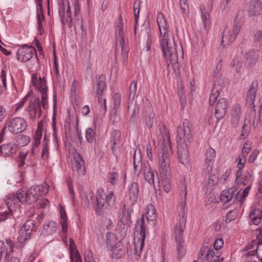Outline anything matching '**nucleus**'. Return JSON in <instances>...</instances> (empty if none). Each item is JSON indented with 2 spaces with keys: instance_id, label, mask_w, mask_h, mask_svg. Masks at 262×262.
<instances>
[{
  "instance_id": "2eb2a0df",
  "label": "nucleus",
  "mask_w": 262,
  "mask_h": 262,
  "mask_svg": "<svg viewBox=\"0 0 262 262\" xmlns=\"http://www.w3.org/2000/svg\"><path fill=\"white\" fill-rule=\"evenodd\" d=\"M105 86V76L104 75L101 74L99 76L95 85L93 86V89L97 95L99 96L98 99V103L102 106H103L105 111L106 110V99H102L100 96H102Z\"/></svg>"
},
{
  "instance_id": "de8ad7c7",
  "label": "nucleus",
  "mask_w": 262,
  "mask_h": 262,
  "mask_svg": "<svg viewBox=\"0 0 262 262\" xmlns=\"http://www.w3.org/2000/svg\"><path fill=\"white\" fill-rule=\"evenodd\" d=\"M137 88V81L134 80L130 84L129 89L130 93L129 94V100L133 101L136 95Z\"/></svg>"
},
{
  "instance_id": "bb28decb",
  "label": "nucleus",
  "mask_w": 262,
  "mask_h": 262,
  "mask_svg": "<svg viewBox=\"0 0 262 262\" xmlns=\"http://www.w3.org/2000/svg\"><path fill=\"white\" fill-rule=\"evenodd\" d=\"M128 194L129 199L133 205L135 204L138 200L139 195V185L137 182H133L129 187Z\"/></svg>"
},
{
  "instance_id": "a18cd8bd",
  "label": "nucleus",
  "mask_w": 262,
  "mask_h": 262,
  "mask_svg": "<svg viewBox=\"0 0 262 262\" xmlns=\"http://www.w3.org/2000/svg\"><path fill=\"white\" fill-rule=\"evenodd\" d=\"M116 241V237L115 235L112 232H107L106 234V245L107 247H110L112 248L113 245Z\"/></svg>"
},
{
  "instance_id": "4c0bfd02",
  "label": "nucleus",
  "mask_w": 262,
  "mask_h": 262,
  "mask_svg": "<svg viewBox=\"0 0 262 262\" xmlns=\"http://www.w3.org/2000/svg\"><path fill=\"white\" fill-rule=\"evenodd\" d=\"M66 13H67V18L66 19L62 18H61V23L63 25H65L66 24H67L68 27L70 28H71L73 26V20L72 18L71 7H70L69 3H68Z\"/></svg>"
},
{
  "instance_id": "ea45409f",
  "label": "nucleus",
  "mask_w": 262,
  "mask_h": 262,
  "mask_svg": "<svg viewBox=\"0 0 262 262\" xmlns=\"http://www.w3.org/2000/svg\"><path fill=\"white\" fill-rule=\"evenodd\" d=\"M21 228L30 235H31L32 231L36 229L35 224L31 220L27 221Z\"/></svg>"
},
{
  "instance_id": "412c9836",
  "label": "nucleus",
  "mask_w": 262,
  "mask_h": 262,
  "mask_svg": "<svg viewBox=\"0 0 262 262\" xmlns=\"http://www.w3.org/2000/svg\"><path fill=\"white\" fill-rule=\"evenodd\" d=\"M129 244L127 243V245ZM127 245L125 246L121 241L117 242L115 246L112 247L111 250L113 252V255L116 258H120L124 256L126 252L128 251Z\"/></svg>"
},
{
  "instance_id": "c756f323",
  "label": "nucleus",
  "mask_w": 262,
  "mask_h": 262,
  "mask_svg": "<svg viewBox=\"0 0 262 262\" xmlns=\"http://www.w3.org/2000/svg\"><path fill=\"white\" fill-rule=\"evenodd\" d=\"M138 157L137 156L136 151L135 152L134 155V169L135 170V172L139 176L142 169L143 170L142 163L141 161V155L140 151H139L138 154Z\"/></svg>"
},
{
  "instance_id": "f257e3e1",
  "label": "nucleus",
  "mask_w": 262,
  "mask_h": 262,
  "mask_svg": "<svg viewBox=\"0 0 262 262\" xmlns=\"http://www.w3.org/2000/svg\"><path fill=\"white\" fill-rule=\"evenodd\" d=\"M157 23L162 37L160 41L161 50L167 63L176 64L178 62L177 52L173 37L168 35V28L166 20L162 13H158L157 18Z\"/></svg>"
},
{
  "instance_id": "9d476101",
  "label": "nucleus",
  "mask_w": 262,
  "mask_h": 262,
  "mask_svg": "<svg viewBox=\"0 0 262 262\" xmlns=\"http://www.w3.org/2000/svg\"><path fill=\"white\" fill-rule=\"evenodd\" d=\"M8 128L9 132L16 135L25 131L28 126L27 121L21 117H15L7 122Z\"/></svg>"
},
{
  "instance_id": "7ed1b4c3",
  "label": "nucleus",
  "mask_w": 262,
  "mask_h": 262,
  "mask_svg": "<svg viewBox=\"0 0 262 262\" xmlns=\"http://www.w3.org/2000/svg\"><path fill=\"white\" fill-rule=\"evenodd\" d=\"M145 219L144 215L138 219L134 230V254L139 256L144 245L145 237Z\"/></svg>"
},
{
  "instance_id": "1a4fd4ad",
  "label": "nucleus",
  "mask_w": 262,
  "mask_h": 262,
  "mask_svg": "<svg viewBox=\"0 0 262 262\" xmlns=\"http://www.w3.org/2000/svg\"><path fill=\"white\" fill-rule=\"evenodd\" d=\"M32 82L40 92L41 95V105L43 108H46V105L48 103V99L47 81L45 77H39L38 80L36 74H33L32 76Z\"/></svg>"
},
{
  "instance_id": "f3484780",
  "label": "nucleus",
  "mask_w": 262,
  "mask_h": 262,
  "mask_svg": "<svg viewBox=\"0 0 262 262\" xmlns=\"http://www.w3.org/2000/svg\"><path fill=\"white\" fill-rule=\"evenodd\" d=\"M228 101L225 98H221L215 105V117L219 122L225 116L228 107Z\"/></svg>"
},
{
  "instance_id": "f8f14e48",
  "label": "nucleus",
  "mask_w": 262,
  "mask_h": 262,
  "mask_svg": "<svg viewBox=\"0 0 262 262\" xmlns=\"http://www.w3.org/2000/svg\"><path fill=\"white\" fill-rule=\"evenodd\" d=\"M184 231V229L179 230V229L174 228L177 257L179 259L183 257L186 253V248L183 239Z\"/></svg>"
},
{
  "instance_id": "c03bdc74",
  "label": "nucleus",
  "mask_w": 262,
  "mask_h": 262,
  "mask_svg": "<svg viewBox=\"0 0 262 262\" xmlns=\"http://www.w3.org/2000/svg\"><path fill=\"white\" fill-rule=\"evenodd\" d=\"M31 235L30 234H28V232H26V230H24L23 228H20L19 231V235L18 236V241L19 243H23L26 240H28Z\"/></svg>"
},
{
  "instance_id": "473e14b6",
  "label": "nucleus",
  "mask_w": 262,
  "mask_h": 262,
  "mask_svg": "<svg viewBox=\"0 0 262 262\" xmlns=\"http://www.w3.org/2000/svg\"><path fill=\"white\" fill-rule=\"evenodd\" d=\"M249 217L253 224L257 225L262 220V211L260 209H255L250 212Z\"/></svg>"
},
{
  "instance_id": "13d9d810",
  "label": "nucleus",
  "mask_w": 262,
  "mask_h": 262,
  "mask_svg": "<svg viewBox=\"0 0 262 262\" xmlns=\"http://www.w3.org/2000/svg\"><path fill=\"white\" fill-rule=\"evenodd\" d=\"M255 251V255L261 262H262V242L258 243L256 250Z\"/></svg>"
},
{
  "instance_id": "ddd939ff",
  "label": "nucleus",
  "mask_w": 262,
  "mask_h": 262,
  "mask_svg": "<svg viewBox=\"0 0 262 262\" xmlns=\"http://www.w3.org/2000/svg\"><path fill=\"white\" fill-rule=\"evenodd\" d=\"M34 54H35L36 57L37 58L35 48L31 46L24 45L17 50L16 52L17 59L21 62H25L30 60Z\"/></svg>"
},
{
  "instance_id": "79ce46f5",
  "label": "nucleus",
  "mask_w": 262,
  "mask_h": 262,
  "mask_svg": "<svg viewBox=\"0 0 262 262\" xmlns=\"http://www.w3.org/2000/svg\"><path fill=\"white\" fill-rule=\"evenodd\" d=\"M119 175L116 171H110L107 175V181L110 182L112 186L117 184L118 180Z\"/></svg>"
},
{
  "instance_id": "a878e982",
  "label": "nucleus",
  "mask_w": 262,
  "mask_h": 262,
  "mask_svg": "<svg viewBox=\"0 0 262 262\" xmlns=\"http://www.w3.org/2000/svg\"><path fill=\"white\" fill-rule=\"evenodd\" d=\"M143 172L145 180L150 185H154V173L151 170L148 162L143 165Z\"/></svg>"
},
{
  "instance_id": "f704fd0d",
  "label": "nucleus",
  "mask_w": 262,
  "mask_h": 262,
  "mask_svg": "<svg viewBox=\"0 0 262 262\" xmlns=\"http://www.w3.org/2000/svg\"><path fill=\"white\" fill-rule=\"evenodd\" d=\"M241 113V107L239 105H235L233 108V111L231 114V122L234 125L238 124L240 120Z\"/></svg>"
},
{
  "instance_id": "aec40b11",
  "label": "nucleus",
  "mask_w": 262,
  "mask_h": 262,
  "mask_svg": "<svg viewBox=\"0 0 262 262\" xmlns=\"http://www.w3.org/2000/svg\"><path fill=\"white\" fill-rule=\"evenodd\" d=\"M215 157L216 152L214 149L211 147L207 149L206 151L205 166L206 170L209 173H211Z\"/></svg>"
},
{
  "instance_id": "f03ea898",
  "label": "nucleus",
  "mask_w": 262,
  "mask_h": 262,
  "mask_svg": "<svg viewBox=\"0 0 262 262\" xmlns=\"http://www.w3.org/2000/svg\"><path fill=\"white\" fill-rule=\"evenodd\" d=\"M171 149L170 137L168 138L167 143L163 141L158 151V163L160 166L159 173L160 177H165L170 174V158L168 150Z\"/></svg>"
},
{
  "instance_id": "a19ab883",
  "label": "nucleus",
  "mask_w": 262,
  "mask_h": 262,
  "mask_svg": "<svg viewBox=\"0 0 262 262\" xmlns=\"http://www.w3.org/2000/svg\"><path fill=\"white\" fill-rule=\"evenodd\" d=\"M243 262H257L255 259V251H249L242 256Z\"/></svg>"
},
{
  "instance_id": "37998d69",
  "label": "nucleus",
  "mask_w": 262,
  "mask_h": 262,
  "mask_svg": "<svg viewBox=\"0 0 262 262\" xmlns=\"http://www.w3.org/2000/svg\"><path fill=\"white\" fill-rule=\"evenodd\" d=\"M85 136L86 141L92 143L95 140L96 132L92 128H88L85 130Z\"/></svg>"
},
{
  "instance_id": "39448f33",
  "label": "nucleus",
  "mask_w": 262,
  "mask_h": 262,
  "mask_svg": "<svg viewBox=\"0 0 262 262\" xmlns=\"http://www.w3.org/2000/svg\"><path fill=\"white\" fill-rule=\"evenodd\" d=\"M24 191L22 189L18 190L16 195L10 194L6 196L5 204L8 209V211L0 212V222L5 221L7 219H11L12 216V211L15 204L21 202V199L24 197Z\"/></svg>"
},
{
  "instance_id": "c85d7f7f",
  "label": "nucleus",
  "mask_w": 262,
  "mask_h": 262,
  "mask_svg": "<svg viewBox=\"0 0 262 262\" xmlns=\"http://www.w3.org/2000/svg\"><path fill=\"white\" fill-rule=\"evenodd\" d=\"M206 259L209 262H222L223 258H220V253L217 251L209 249L206 254Z\"/></svg>"
},
{
  "instance_id": "2f4dec72",
  "label": "nucleus",
  "mask_w": 262,
  "mask_h": 262,
  "mask_svg": "<svg viewBox=\"0 0 262 262\" xmlns=\"http://www.w3.org/2000/svg\"><path fill=\"white\" fill-rule=\"evenodd\" d=\"M93 201V207L95 209L97 215L103 216L105 206L104 200L98 199L92 201V202Z\"/></svg>"
},
{
  "instance_id": "393cba45",
  "label": "nucleus",
  "mask_w": 262,
  "mask_h": 262,
  "mask_svg": "<svg viewBox=\"0 0 262 262\" xmlns=\"http://www.w3.org/2000/svg\"><path fill=\"white\" fill-rule=\"evenodd\" d=\"M17 148V146L14 144H4L0 146V155L4 157L9 156L15 153Z\"/></svg>"
},
{
  "instance_id": "20e7f679",
  "label": "nucleus",
  "mask_w": 262,
  "mask_h": 262,
  "mask_svg": "<svg viewBox=\"0 0 262 262\" xmlns=\"http://www.w3.org/2000/svg\"><path fill=\"white\" fill-rule=\"evenodd\" d=\"M188 122L183 123V127H178L177 135V154L187 151V142L192 139V134Z\"/></svg>"
},
{
  "instance_id": "69168bd1",
  "label": "nucleus",
  "mask_w": 262,
  "mask_h": 262,
  "mask_svg": "<svg viewBox=\"0 0 262 262\" xmlns=\"http://www.w3.org/2000/svg\"><path fill=\"white\" fill-rule=\"evenodd\" d=\"M70 258L71 262H82L81 256L77 250L76 251L75 254L71 255Z\"/></svg>"
},
{
  "instance_id": "72a5a7b5",
  "label": "nucleus",
  "mask_w": 262,
  "mask_h": 262,
  "mask_svg": "<svg viewBox=\"0 0 262 262\" xmlns=\"http://www.w3.org/2000/svg\"><path fill=\"white\" fill-rule=\"evenodd\" d=\"M222 89V86L220 84L216 85V83L214 84V86L212 89L209 98V104L210 105H213L215 103L216 99L219 95L220 91Z\"/></svg>"
},
{
  "instance_id": "052dcab7",
  "label": "nucleus",
  "mask_w": 262,
  "mask_h": 262,
  "mask_svg": "<svg viewBox=\"0 0 262 262\" xmlns=\"http://www.w3.org/2000/svg\"><path fill=\"white\" fill-rule=\"evenodd\" d=\"M224 245V242H223V240L222 239V238H217L216 239L214 242V244H213V247H214V250L215 251H217L220 249H221L223 246Z\"/></svg>"
},
{
  "instance_id": "4d7b16f0",
  "label": "nucleus",
  "mask_w": 262,
  "mask_h": 262,
  "mask_svg": "<svg viewBox=\"0 0 262 262\" xmlns=\"http://www.w3.org/2000/svg\"><path fill=\"white\" fill-rule=\"evenodd\" d=\"M139 113V107L137 105V102L136 101L134 104V107L133 110V112L130 116V121L134 122L136 120L137 115Z\"/></svg>"
},
{
  "instance_id": "8fccbe9b",
  "label": "nucleus",
  "mask_w": 262,
  "mask_h": 262,
  "mask_svg": "<svg viewBox=\"0 0 262 262\" xmlns=\"http://www.w3.org/2000/svg\"><path fill=\"white\" fill-rule=\"evenodd\" d=\"M237 212L236 210H230L227 214L225 222L226 223H228L233 220H234L237 216Z\"/></svg>"
},
{
  "instance_id": "6e6d98bb",
  "label": "nucleus",
  "mask_w": 262,
  "mask_h": 262,
  "mask_svg": "<svg viewBox=\"0 0 262 262\" xmlns=\"http://www.w3.org/2000/svg\"><path fill=\"white\" fill-rule=\"evenodd\" d=\"M202 19L204 27L206 28L210 24V17L209 13L205 10L202 11Z\"/></svg>"
},
{
  "instance_id": "864d4df0",
  "label": "nucleus",
  "mask_w": 262,
  "mask_h": 262,
  "mask_svg": "<svg viewBox=\"0 0 262 262\" xmlns=\"http://www.w3.org/2000/svg\"><path fill=\"white\" fill-rule=\"evenodd\" d=\"M104 190L102 188H99L96 193V196H94V194L93 193H89V196L90 197L91 200H95L98 199L104 200L103 199Z\"/></svg>"
},
{
  "instance_id": "774afa93",
  "label": "nucleus",
  "mask_w": 262,
  "mask_h": 262,
  "mask_svg": "<svg viewBox=\"0 0 262 262\" xmlns=\"http://www.w3.org/2000/svg\"><path fill=\"white\" fill-rule=\"evenodd\" d=\"M84 256L85 262H96L93 256V254L90 251L85 253Z\"/></svg>"
},
{
  "instance_id": "0e129e2a",
  "label": "nucleus",
  "mask_w": 262,
  "mask_h": 262,
  "mask_svg": "<svg viewBox=\"0 0 262 262\" xmlns=\"http://www.w3.org/2000/svg\"><path fill=\"white\" fill-rule=\"evenodd\" d=\"M145 32L147 36V45H150L151 43V30L149 26H145L144 27Z\"/></svg>"
},
{
  "instance_id": "0eeeda50",
  "label": "nucleus",
  "mask_w": 262,
  "mask_h": 262,
  "mask_svg": "<svg viewBox=\"0 0 262 262\" xmlns=\"http://www.w3.org/2000/svg\"><path fill=\"white\" fill-rule=\"evenodd\" d=\"M242 23L237 17L234 19L233 27L231 30L228 28H225L223 33L222 44L226 42L227 44L233 42L236 38V36L239 32Z\"/></svg>"
},
{
  "instance_id": "b1692460",
  "label": "nucleus",
  "mask_w": 262,
  "mask_h": 262,
  "mask_svg": "<svg viewBox=\"0 0 262 262\" xmlns=\"http://www.w3.org/2000/svg\"><path fill=\"white\" fill-rule=\"evenodd\" d=\"M237 190L236 186L231 187L228 190H223L220 194V200L224 203V206L231 201L235 196V192Z\"/></svg>"
},
{
  "instance_id": "e2e57ef3",
  "label": "nucleus",
  "mask_w": 262,
  "mask_h": 262,
  "mask_svg": "<svg viewBox=\"0 0 262 262\" xmlns=\"http://www.w3.org/2000/svg\"><path fill=\"white\" fill-rule=\"evenodd\" d=\"M181 8L184 13L188 12V5L187 0H179Z\"/></svg>"
},
{
  "instance_id": "5fc2aeb1",
  "label": "nucleus",
  "mask_w": 262,
  "mask_h": 262,
  "mask_svg": "<svg viewBox=\"0 0 262 262\" xmlns=\"http://www.w3.org/2000/svg\"><path fill=\"white\" fill-rule=\"evenodd\" d=\"M209 249L208 246H203L198 253V259L201 260L206 259V254L209 250Z\"/></svg>"
},
{
  "instance_id": "dca6fc26",
  "label": "nucleus",
  "mask_w": 262,
  "mask_h": 262,
  "mask_svg": "<svg viewBox=\"0 0 262 262\" xmlns=\"http://www.w3.org/2000/svg\"><path fill=\"white\" fill-rule=\"evenodd\" d=\"M28 112L29 118L32 120H34L36 116L38 118L41 117L42 112L39 97H35L30 100Z\"/></svg>"
},
{
  "instance_id": "5701e85b",
  "label": "nucleus",
  "mask_w": 262,
  "mask_h": 262,
  "mask_svg": "<svg viewBox=\"0 0 262 262\" xmlns=\"http://www.w3.org/2000/svg\"><path fill=\"white\" fill-rule=\"evenodd\" d=\"M57 228V225L55 222L49 221L39 228V232L41 235H50L56 232Z\"/></svg>"
},
{
  "instance_id": "6e6552de",
  "label": "nucleus",
  "mask_w": 262,
  "mask_h": 262,
  "mask_svg": "<svg viewBox=\"0 0 262 262\" xmlns=\"http://www.w3.org/2000/svg\"><path fill=\"white\" fill-rule=\"evenodd\" d=\"M184 192L185 195L184 201L180 202L177 207L178 212L180 216L179 221L175 226L174 228L179 229V230L185 229L186 222V212L187 208L186 207V199L187 194L186 186L183 185Z\"/></svg>"
},
{
  "instance_id": "bf43d9fd",
  "label": "nucleus",
  "mask_w": 262,
  "mask_h": 262,
  "mask_svg": "<svg viewBox=\"0 0 262 262\" xmlns=\"http://www.w3.org/2000/svg\"><path fill=\"white\" fill-rule=\"evenodd\" d=\"M45 18L43 15V8L41 9H37V23L38 25H42V21Z\"/></svg>"
},
{
  "instance_id": "7c9ffc66",
  "label": "nucleus",
  "mask_w": 262,
  "mask_h": 262,
  "mask_svg": "<svg viewBox=\"0 0 262 262\" xmlns=\"http://www.w3.org/2000/svg\"><path fill=\"white\" fill-rule=\"evenodd\" d=\"M121 96L119 93H115L113 96V106L111 111L112 116H116L120 105Z\"/></svg>"
},
{
  "instance_id": "338daca9",
  "label": "nucleus",
  "mask_w": 262,
  "mask_h": 262,
  "mask_svg": "<svg viewBox=\"0 0 262 262\" xmlns=\"http://www.w3.org/2000/svg\"><path fill=\"white\" fill-rule=\"evenodd\" d=\"M255 98V93H251L248 91V94L246 97V101L248 103H253V102Z\"/></svg>"
},
{
  "instance_id": "e433bc0d",
  "label": "nucleus",
  "mask_w": 262,
  "mask_h": 262,
  "mask_svg": "<svg viewBox=\"0 0 262 262\" xmlns=\"http://www.w3.org/2000/svg\"><path fill=\"white\" fill-rule=\"evenodd\" d=\"M170 177V174L165 177H160L161 185L164 190L167 193L169 192L171 188Z\"/></svg>"
},
{
  "instance_id": "58836bf2",
  "label": "nucleus",
  "mask_w": 262,
  "mask_h": 262,
  "mask_svg": "<svg viewBox=\"0 0 262 262\" xmlns=\"http://www.w3.org/2000/svg\"><path fill=\"white\" fill-rule=\"evenodd\" d=\"M106 202L108 206L113 207L116 204V197L113 191H108L105 196Z\"/></svg>"
},
{
  "instance_id": "c9c22d12",
  "label": "nucleus",
  "mask_w": 262,
  "mask_h": 262,
  "mask_svg": "<svg viewBox=\"0 0 262 262\" xmlns=\"http://www.w3.org/2000/svg\"><path fill=\"white\" fill-rule=\"evenodd\" d=\"M146 218L148 222L154 221L157 219L156 209L153 205L149 204L146 207Z\"/></svg>"
},
{
  "instance_id": "4be33fe9",
  "label": "nucleus",
  "mask_w": 262,
  "mask_h": 262,
  "mask_svg": "<svg viewBox=\"0 0 262 262\" xmlns=\"http://www.w3.org/2000/svg\"><path fill=\"white\" fill-rule=\"evenodd\" d=\"M248 11L251 15H258L262 13V4L259 0H247Z\"/></svg>"
},
{
  "instance_id": "423d86ee",
  "label": "nucleus",
  "mask_w": 262,
  "mask_h": 262,
  "mask_svg": "<svg viewBox=\"0 0 262 262\" xmlns=\"http://www.w3.org/2000/svg\"><path fill=\"white\" fill-rule=\"evenodd\" d=\"M133 212L132 208H126V205L124 204L121 210L120 220L117 224V228L121 230V236L124 237L126 235L127 229L132 224L131 220V214Z\"/></svg>"
},
{
  "instance_id": "9b49d317",
  "label": "nucleus",
  "mask_w": 262,
  "mask_h": 262,
  "mask_svg": "<svg viewBox=\"0 0 262 262\" xmlns=\"http://www.w3.org/2000/svg\"><path fill=\"white\" fill-rule=\"evenodd\" d=\"M73 161L72 162V168L73 171L76 172L78 176H83L86 173L85 162L82 156L77 151L73 153Z\"/></svg>"
},
{
  "instance_id": "cd10ccee",
  "label": "nucleus",
  "mask_w": 262,
  "mask_h": 262,
  "mask_svg": "<svg viewBox=\"0 0 262 262\" xmlns=\"http://www.w3.org/2000/svg\"><path fill=\"white\" fill-rule=\"evenodd\" d=\"M258 55L256 52L251 50L248 51L246 55V63L250 68L256 64L258 60Z\"/></svg>"
},
{
  "instance_id": "6ab92c4d",
  "label": "nucleus",
  "mask_w": 262,
  "mask_h": 262,
  "mask_svg": "<svg viewBox=\"0 0 262 262\" xmlns=\"http://www.w3.org/2000/svg\"><path fill=\"white\" fill-rule=\"evenodd\" d=\"M25 201L28 204H32L35 203L38 198L40 197L39 193V187H31L26 193Z\"/></svg>"
},
{
  "instance_id": "603ef678",
  "label": "nucleus",
  "mask_w": 262,
  "mask_h": 262,
  "mask_svg": "<svg viewBox=\"0 0 262 262\" xmlns=\"http://www.w3.org/2000/svg\"><path fill=\"white\" fill-rule=\"evenodd\" d=\"M42 137V129L37 128L34 136V147H37L40 144V140Z\"/></svg>"
},
{
  "instance_id": "49530a36",
  "label": "nucleus",
  "mask_w": 262,
  "mask_h": 262,
  "mask_svg": "<svg viewBox=\"0 0 262 262\" xmlns=\"http://www.w3.org/2000/svg\"><path fill=\"white\" fill-rule=\"evenodd\" d=\"M178 155V160L183 165H186L189 163L188 151L182 152Z\"/></svg>"
},
{
  "instance_id": "680f3d73",
  "label": "nucleus",
  "mask_w": 262,
  "mask_h": 262,
  "mask_svg": "<svg viewBox=\"0 0 262 262\" xmlns=\"http://www.w3.org/2000/svg\"><path fill=\"white\" fill-rule=\"evenodd\" d=\"M134 14H135V17L136 21L137 22L138 21V18H139V14L140 12V1L137 2L136 1L135 2L134 6Z\"/></svg>"
},
{
  "instance_id": "4468645a",
  "label": "nucleus",
  "mask_w": 262,
  "mask_h": 262,
  "mask_svg": "<svg viewBox=\"0 0 262 262\" xmlns=\"http://www.w3.org/2000/svg\"><path fill=\"white\" fill-rule=\"evenodd\" d=\"M115 34L116 37L119 39L122 50V62L123 64H125L127 62L128 52L127 51H123L124 39L123 37V24L121 15L119 16V20L116 26Z\"/></svg>"
},
{
  "instance_id": "09e8293b",
  "label": "nucleus",
  "mask_w": 262,
  "mask_h": 262,
  "mask_svg": "<svg viewBox=\"0 0 262 262\" xmlns=\"http://www.w3.org/2000/svg\"><path fill=\"white\" fill-rule=\"evenodd\" d=\"M252 176V173L250 172H247V174L245 175L243 177H242L236 183V187L237 185H243L245 186L248 184L250 178Z\"/></svg>"
},
{
  "instance_id": "3c124183",
  "label": "nucleus",
  "mask_w": 262,
  "mask_h": 262,
  "mask_svg": "<svg viewBox=\"0 0 262 262\" xmlns=\"http://www.w3.org/2000/svg\"><path fill=\"white\" fill-rule=\"evenodd\" d=\"M112 140L111 141L114 144V145H117L120 142V139L121 137V133L118 130H114L112 133Z\"/></svg>"
},
{
  "instance_id": "a211bd4d",
  "label": "nucleus",
  "mask_w": 262,
  "mask_h": 262,
  "mask_svg": "<svg viewBox=\"0 0 262 262\" xmlns=\"http://www.w3.org/2000/svg\"><path fill=\"white\" fill-rule=\"evenodd\" d=\"M144 107L145 108L143 111L144 122L146 126L148 128H150L155 122L154 117L155 114L149 102L146 101L144 102Z\"/></svg>"
}]
</instances>
